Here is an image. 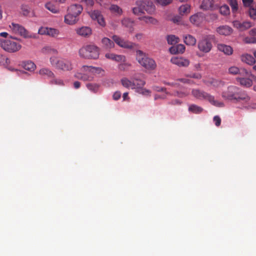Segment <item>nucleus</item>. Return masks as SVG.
I'll use <instances>...</instances> for the list:
<instances>
[{"mask_svg":"<svg viewBox=\"0 0 256 256\" xmlns=\"http://www.w3.org/2000/svg\"><path fill=\"white\" fill-rule=\"evenodd\" d=\"M236 80L242 86L246 87H250L252 84V81L250 78H237Z\"/></svg>","mask_w":256,"mask_h":256,"instance_id":"nucleus-32","label":"nucleus"},{"mask_svg":"<svg viewBox=\"0 0 256 256\" xmlns=\"http://www.w3.org/2000/svg\"><path fill=\"white\" fill-rule=\"evenodd\" d=\"M136 59L142 66L148 70H154L156 67V64L155 61L152 58L147 56L146 54L140 50H136Z\"/></svg>","mask_w":256,"mask_h":256,"instance_id":"nucleus-5","label":"nucleus"},{"mask_svg":"<svg viewBox=\"0 0 256 256\" xmlns=\"http://www.w3.org/2000/svg\"><path fill=\"white\" fill-rule=\"evenodd\" d=\"M204 14L202 12L196 13L190 17V22L196 26L200 25L204 20Z\"/></svg>","mask_w":256,"mask_h":256,"instance_id":"nucleus-15","label":"nucleus"},{"mask_svg":"<svg viewBox=\"0 0 256 256\" xmlns=\"http://www.w3.org/2000/svg\"><path fill=\"white\" fill-rule=\"evenodd\" d=\"M158 3L162 6H166L172 2V0H156Z\"/></svg>","mask_w":256,"mask_h":256,"instance_id":"nucleus-54","label":"nucleus"},{"mask_svg":"<svg viewBox=\"0 0 256 256\" xmlns=\"http://www.w3.org/2000/svg\"><path fill=\"white\" fill-rule=\"evenodd\" d=\"M244 6L246 7H250L253 2V0H242Z\"/></svg>","mask_w":256,"mask_h":256,"instance_id":"nucleus-57","label":"nucleus"},{"mask_svg":"<svg viewBox=\"0 0 256 256\" xmlns=\"http://www.w3.org/2000/svg\"><path fill=\"white\" fill-rule=\"evenodd\" d=\"M76 34L83 37H88L92 34V29L88 26H82L76 29Z\"/></svg>","mask_w":256,"mask_h":256,"instance_id":"nucleus-16","label":"nucleus"},{"mask_svg":"<svg viewBox=\"0 0 256 256\" xmlns=\"http://www.w3.org/2000/svg\"><path fill=\"white\" fill-rule=\"evenodd\" d=\"M82 0L88 6H92L94 4V0Z\"/></svg>","mask_w":256,"mask_h":256,"instance_id":"nucleus-62","label":"nucleus"},{"mask_svg":"<svg viewBox=\"0 0 256 256\" xmlns=\"http://www.w3.org/2000/svg\"><path fill=\"white\" fill-rule=\"evenodd\" d=\"M120 81L121 84L123 86L127 88L134 90V81H133V79L132 80H130L126 78H122Z\"/></svg>","mask_w":256,"mask_h":256,"instance_id":"nucleus-27","label":"nucleus"},{"mask_svg":"<svg viewBox=\"0 0 256 256\" xmlns=\"http://www.w3.org/2000/svg\"><path fill=\"white\" fill-rule=\"evenodd\" d=\"M186 76L187 77L198 80L202 78V75L199 73H194L190 74H186Z\"/></svg>","mask_w":256,"mask_h":256,"instance_id":"nucleus-51","label":"nucleus"},{"mask_svg":"<svg viewBox=\"0 0 256 256\" xmlns=\"http://www.w3.org/2000/svg\"><path fill=\"white\" fill-rule=\"evenodd\" d=\"M233 26L234 27L242 31L248 30L252 26V24L250 22L246 21L241 22L238 20L234 21Z\"/></svg>","mask_w":256,"mask_h":256,"instance_id":"nucleus-14","label":"nucleus"},{"mask_svg":"<svg viewBox=\"0 0 256 256\" xmlns=\"http://www.w3.org/2000/svg\"><path fill=\"white\" fill-rule=\"evenodd\" d=\"M188 110L192 113L198 114L203 111V108L196 104H191L188 108Z\"/></svg>","mask_w":256,"mask_h":256,"instance_id":"nucleus-36","label":"nucleus"},{"mask_svg":"<svg viewBox=\"0 0 256 256\" xmlns=\"http://www.w3.org/2000/svg\"><path fill=\"white\" fill-rule=\"evenodd\" d=\"M185 50V46L182 44H177L176 46H172L170 51L172 54L183 53Z\"/></svg>","mask_w":256,"mask_h":256,"instance_id":"nucleus-29","label":"nucleus"},{"mask_svg":"<svg viewBox=\"0 0 256 256\" xmlns=\"http://www.w3.org/2000/svg\"><path fill=\"white\" fill-rule=\"evenodd\" d=\"M244 42L247 44L256 43V38L252 36V37H246L244 39Z\"/></svg>","mask_w":256,"mask_h":256,"instance_id":"nucleus-48","label":"nucleus"},{"mask_svg":"<svg viewBox=\"0 0 256 256\" xmlns=\"http://www.w3.org/2000/svg\"><path fill=\"white\" fill-rule=\"evenodd\" d=\"M228 2L231 6L232 12L236 13L238 8L237 0H228Z\"/></svg>","mask_w":256,"mask_h":256,"instance_id":"nucleus-41","label":"nucleus"},{"mask_svg":"<svg viewBox=\"0 0 256 256\" xmlns=\"http://www.w3.org/2000/svg\"><path fill=\"white\" fill-rule=\"evenodd\" d=\"M222 97L224 100L233 101L235 102L241 101L248 102L250 100V96L245 91L234 85L228 86L226 90H224L222 93Z\"/></svg>","mask_w":256,"mask_h":256,"instance_id":"nucleus-1","label":"nucleus"},{"mask_svg":"<svg viewBox=\"0 0 256 256\" xmlns=\"http://www.w3.org/2000/svg\"><path fill=\"white\" fill-rule=\"evenodd\" d=\"M89 14L92 18L94 20H97L98 24L100 26H106V22L104 18L100 11L98 10H94L90 12Z\"/></svg>","mask_w":256,"mask_h":256,"instance_id":"nucleus-11","label":"nucleus"},{"mask_svg":"<svg viewBox=\"0 0 256 256\" xmlns=\"http://www.w3.org/2000/svg\"><path fill=\"white\" fill-rule=\"evenodd\" d=\"M249 15L253 19H256V8H250L249 9Z\"/></svg>","mask_w":256,"mask_h":256,"instance_id":"nucleus-50","label":"nucleus"},{"mask_svg":"<svg viewBox=\"0 0 256 256\" xmlns=\"http://www.w3.org/2000/svg\"><path fill=\"white\" fill-rule=\"evenodd\" d=\"M220 12L223 15H226L228 14L230 12L228 6L226 5L221 6L220 8Z\"/></svg>","mask_w":256,"mask_h":256,"instance_id":"nucleus-47","label":"nucleus"},{"mask_svg":"<svg viewBox=\"0 0 256 256\" xmlns=\"http://www.w3.org/2000/svg\"><path fill=\"white\" fill-rule=\"evenodd\" d=\"M184 43L189 46H194L196 43V39L192 36L188 34L184 36Z\"/></svg>","mask_w":256,"mask_h":256,"instance_id":"nucleus-33","label":"nucleus"},{"mask_svg":"<svg viewBox=\"0 0 256 256\" xmlns=\"http://www.w3.org/2000/svg\"><path fill=\"white\" fill-rule=\"evenodd\" d=\"M122 24L129 29L130 32L134 31V20L130 18H124L121 21Z\"/></svg>","mask_w":256,"mask_h":256,"instance_id":"nucleus-25","label":"nucleus"},{"mask_svg":"<svg viewBox=\"0 0 256 256\" xmlns=\"http://www.w3.org/2000/svg\"><path fill=\"white\" fill-rule=\"evenodd\" d=\"M50 84H56L58 86H64V82L62 80L56 78L55 76L54 78H52L50 82Z\"/></svg>","mask_w":256,"mask_h":256,"instance_id":"nucleus-42","label":"nucleus"},{"mask_svg":"<svg viewBox=\"0 0 256 256\" xmlns=\"http://www.w3.org/2000/svg\"><path fill=\"white\" fill-rule=\"evenodd\" d=\"M82 7L80 4H72L68 8V12H69L78 17L80 14L82 13Z\"/></svg>","mask_w":256,"mask_h":256,"instance_id":"nucleus-18","label":"nucleus"},{"mask_svg":"<svg viewBox=\"0 0 256 256\" xmlns=\"http://www.w3.org/2000/svg\"><path fill=\"white\" fill-rule=\"evenodd\" d=\"M133 81H134V90H137L140 88H143V86L145 85L146 82L144 80L140 79L138 76H135L133 78Z\"/></svg>","mask_w":256,"mask_h":256,"instance_id":"nucleus-30","label":"nucleus"},{"mask_svg":"<svg viewBox=\"0 0 256 256\" xmlns=\"http://www.w3.org/2000/svg\"><path fill=\"white\" fill-rule=\"evenodd\" d=\"M45 8L54 14H58L60 12V9L58 7L56 6L50 2L46 4Z\"/></svg>","mask_w":256,"mask_h":256,"instance_id":"nucleus-35","label":"nucleus"},{"mask_svg":"<svg viewBox=\"0 0 256 256\" xmlns=\"http://www.w3.org/2000/svg\"><path fill=\"white\" fill-rule=\"evenodd\" d=\"M204 82L208 86H212L215 88L221 87L224 84V82L214 78H211L208 80H204Z\"/></svg>","mask_w":256,"mask_h":256,"instance_id":"nucleus-22","label":"nucleus"},{"mask_svg":"<svg viewBox=\"0 0 256 256\" xmlns=\"http://www.w3.org/2000/svg\"><path fill=\"white\" fill-rule=\"evenodd\" d=\"M10 27L14 33L18 34L25 38H30V36L28 34V32L22 26L14 24L12 23L10 25Z\"/></svg>","mask_w":256,"mask_h":256,"instance_id":"nucleus-10","label":"nucleus"},{"mask_svg":"<svg viewBox=\"0 0 256 256\" xmlns=\"http://www.w3.org/2000/svg\"><path fill=\"white\" fill-rule=\"evenodd\" d=\"M48 27H42L38 30V33L40 34H42V35H43V34L47 35V32H48Z\"/></svg>","mask_w":256,"mask_h":256,"instance_id":"nucleus-53","label":"nucleus"},{"mask_svg":"<svg viewBox=\"0 0 256 256\" xmlns=\"http://www.w3.org/2000/svg\"><path fill=\"white\" fill-rule=\"evenodd\" d=\"M144 11L148 14H152L155 11V6L150 2L143 1Z\"/></svg>","mask_w":256,"mask_h":256,"instance_id":"nucleus-26","label":"nucleus"},{"mask_svg":"<svg viewBox=\"0 0 256 256\" xmlns=\"http://www.w3.org/2000/svg\"><path fill=\"white\" fill-rule=\"evenodd\" d=\"M8 60H9L8 59L4 56L0 54V64H4V62L8 64L9 62H8Z\"/></svg>","mask_w":256,"mask_h":256,"instance_id":"nucleus-56","label":"nucleus"},{"mask_svg":"<svg viewBox=\"0 0 256 256\" xmlns=\"http://www.w3.org/2000/svg\"><path fill=\"white\" fill-rule=\"evenodd\" d=\"M38 74L46 78H52L54 76V73L47 68H43L40 69Z\"/></svg>","mask_w":256,"mask_h":256,"instance_id":"nucleus-23","label":"nucleus"},{"mask_svg":"<svg viewBox=\"0 0 256 256\" xmlns=\"http://www.w3.org/2000/svg\"><path fill=\"white\" fill-rule=\"evenodd\" d=\"M23 67L26 70L33 71L34 70L36 66L32 62L26 61L24 62Z\"/></svg>","mask_w":256,"mask_h":256,"instance_id":"nucleus-37","label":"nucleus"},{"mask_svg":"<svg viewBox=\"0 0 256 256\" xmlns=\"http://www.w3.org/2000/svg\"><path fill=\"white\" fill-rule=\"evenodd\" d=\"M241 60L249 65L253 64L256 62L254 58L249 54H242L241 56Z\"/></svg>","mask_w":256,"mask_h":256,"instance_id":"nucleus-28","label":"nucleus"},{"mask_svg":"<svg viewBox=\"0 0 256 256\" xmlns=\"http://www.w3.org/2000/svg\"><path fill=\"white\" fill-rule=\"evenodd\" d=\"M102 43L103 46L108 50L114 48V42L108 38H104L102 40Z\"/></svg>","mask_w":256,"mask_h":256,"instance_id":"nucleus-31","label":"nucleus"},{"mask_svg":"<svg viewBox=\"0 0 256 256\" xmlns=\"http://www.w3.org/2000/svg\"><path fill=\"white\" fill-rule=\"evenodd\" d=\"M182 102L178 99H175L174 100H172L168 104L172 105H180L182 104Z\"/></svg>","mask_w":256,"mask_h":256,"instance_id":"nucleus-60","label":"nucleus"},{"mask_svg":"<svg viewBox=\"0 0 256 256\" xmlns=\"http://www.w3.org/2000/svg\"><path fill=\"white\" fill-rule=\"evenodd\" d=\"M74 86L75 88L78 89L80 86V82L78 81H76L74 83Z\"/></svg>","mask_w":256,"mask_h":256,"instance_id":"nucleus-64","label":"nucleus"},{"mask_svg":"<svg viewBox=\"0 0 256 256\" xmlns=\"http://www.w3.org/2000/svg\"><path fill=\"white\" fill-rule=\"evenodd\" d=\"M0 45L2 49L10 52L18 51L22 48L21 45L12 40L0 39Z\"/></svg>","mask_w":256,"mask_h":256,"instance_id":"nucleus-7","label":"nucleus"},{"mask_svg":"<svg viewBox=\"0 0 256 256\" xmlns=\"http://www.w3.org/2000/svg\"><path fill=\"white\" fill-rule=\"evenodd\" d=\"M99 85L96 84H88L87 88L90 91L96 93L99 89Z\"/></svg>","mask_w":256,"mask_h":256,"instance_id":"nucleus-44","label":"nucleus"},{"mask_svg":"<svg viewBox=\"0 0 256 256\" xmlns=\"http://www.w3.org/2000/svg\"><path fill=\"white\" fill-rule=\"evenodd\" d=\"M130 66H131V64H130L123 63V64H120L119 65L118 68L121 70H126Z\"/></svg>","mask_w":256,"mask_h":256,"instance_id":"nucleus-49","label":"nucleus"},{"mask_svg":"<svg viewBox=\"0 0 256 256\" xmlns=\"http://www.w3.org/2000/svg\"><path fill=\"white\" fill-rule=\"evenodd\" d=\"M144 37V34L142 33H138L135 35V38L138 40H141Z\"/></svg>","mask_w":256,"mask_h":256,"instance_id":"nucleus-61","label":"nucleus"},{"mask_svg":"<svg viewBox=\"0 0 256 256\" xmlns=\"http://www.w3.org/2000/svg\"><path fill=\"white\" fill-rule=\"evenodd\" d=\"M233 30L230 26L224 25L221 26L216 28V32L220 35L228 36L232 33Z\"/></svg>","mask_w":256,"mask_h":256,"instance_id":"nucleus-17","label":"nucleus"},{"mask_svg":"<svg viewBox=\"0 0 256 256\" xmlns=\"http://www.w3.org/2000/svg\"><path fill=\"white\" fill-rule=\"evenodd\" d=\"M170 62L178 66L186 67L190 64V61L182 57H176L174 56L172 58Z\"/></svg>","mask_w":256,"mask_h":256,"instance_id":"nucleus-13","label":"nucleus"},{"mask_svg":"<svg viewBox=\"0 0 256 256\" xmlns=\"http://www.w3.org/2000/svg\"><path fill=\"white\" fill-rule=\"evenodd\" d=\"M192 94L196 99L200 100H206L214 106L218 107H222L224 106V102L216 100L214 96L200 89H192Z\"/></svg>","mask_w":256,"mask_h":256,"instance_id":"nucleus-3","label":"nucleus"},{"mask_svg":"<svg viewBox=\"0 0 256 256\" xmlns=\"http://www.w3.org/2000/svg\"><path fill=\"white\" fill-rule=\"evenodd\" d=\"M50 62L52 66L58 70L69 71L73 68L72 62L68 59L59 58L53 56L50 58Z\"/></svg>","mask_w":256,"mask_h":256,"instance_id":"nucleus-6","label":"nucleus"},{"mask_svg":"<svg viewBox=\"0 0 256 256\" xmlns=\"http://www.w3.org/2000/svg\"><path fill=\"white\" fill-rule=\"evenodd\" d=\"M167 41L168 44L174 45L178 42L179 38L174 35H169L167 36Z\"/></svg>","mask_w":256,"mask_h":256,"instance_id":"nucleus-40","label":"nucleus"},{"mask_svg":"<svg viewBox=\"0 0 256 256\" xmlns=\"http://www.w3.org/2000/svg\"><path fill=\"white\" fill-rule=\"evenodd\" d=\"M214 0H203L201 8L204 10H209L213 7Z\"/></svg>","mask_w":256,"mask_h":256,"instance_id":"nucleus-34","label":"nucleus"},{"mask_svg":"<svg viewBox=\"0 0 256 256\" xmlns=\"http://www.w3.org/2000/svg\"><path fill=\"white\" fill-rule=\"evenodd\" d=\"M136 92L144 96H150L151 93V92L150 90L146 88H140L136 90Z\"/></svg>","mask_w":256,"mask_h":256,"instance_id":"nucleus-46","label":"nucleus"},{"mask_svg":"<svg viewBox=\"0 0 256 256\" xmlns=\"http://www.w3.org/2000/svg\"><path fill=\"white\" fill-rule=\"evenodd\" d=\"M212 38L210 36H206L200 40L198 44V50L204 52H209L212 48Z\"/></svg>","mask_w":256,"mask_h":256,"instance_id":"nucleus-8","label":"nucleus"},{"mask_svg":"<svg viewBox=\"0 0 256 256\" xmlns=\"http://www.w3.org/2000/svg\"><path fill=\"white\" fill-rule=\"evenodd\" d=\"M47 35L52 36L56 37L59 34V30L58 29L48 28Z\"/></svg>","mask_w":256,"mask_h":256,"instance_id":"nucleus-43","label":"nucleus"},{"mask_svg":"<svg viewBox=\"0 0 256 256\" xmlns=\"http://www.w3.org/2000/svg\"><path fill=\"white\" fill-rule=\"evenodd\" d=\"M112 39L113 41L116 43V44L122 48L132 49L137 46L136 44L129 42L128 40H125L117 35H114L112 36Z\"/></svg>","mask_w":256,"mask_h":256,"instance_id":"nucleus-9","label":"nucleus"},{"mask_svg":"<svg viewBox=\"0 0 256 256\" xmlns=\"http://www.w3.org/2000/svg\"><path fill=\"white\" fill-rule=\"evenodd\" d=\"M78 20V17L74 14L68 12V14L64 16V22L69 25H73L76 24Z\"/></svg>","mask_w":256,"mask_h":256,"instance_id":"nucleus-19","label":"nucleus"},{"mask_svg":"<svg viewBox=\"0 0 256 256\" xmlns=\"http://www.w3.org/2000/svg\"><path fill=\"white\" fill-rule=\"evenodd\" d=\"M132 12L135 15H141L144 14L143 1L138 0L136 2V6L132 8Z\"/></svg>","mask_w":256,"mask_h":256,"instance_id":"nucleus-21","label":"nucleus"},{"mask_svg":"<svg viewBox=\"0 0 256 256\" xmlns=\"http://www.w3.org/2000/svg\"><path fill=\"white\" fill-rule=\"evenodd\" d=\"M249 34L250 36H252L253 37L256 36V28L252 29L249 32Z\"/></svg>","mask_w":256,"mask_h":256,"instance_id":"nucleus-63","label":"nucleus"},{"mask_svg":"<svg viewBox=\"0 0 256 256\" xmlns=\"http://www.w3.org/2000/svg\"><path fill=\"white\" fill-rule=\"evenodd\" d=\"M140 20H144L147 24H156L158 23V20L152 16H144L139 18Z\"/></svg>","mask_w":256,"mask_h":256,"instance_id":"nucleus-38","label":"nucleus"},{"mask_svg":"<svg viewBox=\"0 0 256 256\" xmlns=\"http://www.w3.org/2000/svg\"><path fill=\"white\" fill-rule=\"evenodd\" d=\"M105 56L106 58L116 61V62H125V56L121 54H116L113 53H107L106 54Z\"/></svg>","mask_w":256,"mask_h":256,"instance_id":"nucleus-20","label":"nucleus"},{"mask_svg":"<svg viewBox=\"0 0 256 256\" xmlns=\"http://www.w3.org/2000/svg\"><path fill=\"white\" fill-rule=\"evenodd\" d=\"M154 90L156 92H165L166 94H168V92H166V88H164L154 86Z\"/></svg>","mask_w":256,"mask_h":256,"instance_id":"nucleus-59","label":"nucleus"},{"mask_svg":"<svg viewBox=\"0 0 256 256\" xmlns=\"http://www.w3.org/2000/svg\"><path fill=\"white\" fill-rule=\"evenodd\" d=\"M190 8L188 4L182 5L179 8L180 14L182 15L188 14L190 12Z\"/></svg>","mask_w":256,"mask_h":256,"instance_id":"nucleus-39","label":"nucleus"},{"mask_svg":"<svg viewBox=\"0 0 256 256\" xmlns=\"http://www.w3.org/2000/svg\"><path fill=\"white\" fill-rule=\"evenodd\" d=\"M80 58L85 59H97L100 55L99 48L95 45H86L78 51Z\"/></svg>","mask_w":256,"mask_h":256,"instance_id":"nucleus-4","label":"nucleus"},{"mask_svg":"<svg viewBox=\"0 0 256 256\" xmlns=\"http://www.w3.org/2000/svg\"><path fill=\"white\" fill-rule=\"evenodd\" d=\"M174 96L180 98H184L188 96V93L182 92H176V94H174Z\"/></svg>","mask_w":256,"mask_h":256,"instance_id":"nucleus-55","label":"nucleus"},{"mask_svg":"<svg viewBox=\"0 0 256 256\" xmlns=\"http://www.w3.org/2000/svg\"><path fill=\"white\" fill-rule=\"evenodd\" d=\"M110 10L111 12H116L118 14H121L122 12V8L116 4H112L110 8Z\"/></svg>","mask_w":256,"mask_h":256,"instance_id":"nucleus-45","label":"nucleus"},{"mask_svg":"<svg viewBox=\"0 0 256 256\" xmlns=\"http://www.w3.org/2000/svg\"><path fill=\"white\" fill-rule=\"evenodd\" d=\"M120 96H121V93L119 91L116 92L114 94L113 96H112L114 100H119L120 98Z\"/></svg>","mask_w":256,"mask_h":256,"instance_id":"nucleus-58","label":"nucleus"},{"mask_svg":"<svg viewBox=\"0 0 256 256\" xmlns=\"http://www.w3.org/2000/svg\"><path fill=\"white\" fill-rule=\"evenodd\" d=\"M228 72L234 75H236L239 74L242 76H250L253 77L252 75L250 74V72H249L246 69H239L238 67L235 66L230 67L228 68Z\"/></svg>","mask_w":256,"mask_h":256,"instance_id":"nucleus-12","label":"nucleus"},{"mask_svg":"<svg viewBox=\"0 0 256 256\" xmlns=\"http://www.w3.org/2000/svg\"><path fill=\"white\" fill-rule=\"evenodd\" d=\"M82 72H76L74 74L76 78L84 81H92L94 75L100 74L102 70L98 67L83 66L81 68Z\"/></svg>","mask_w":256,"mask_h":256,"instance_id":"nucleus-2","label":"nucleus"},{"mask_svg":"<svg viewBox=\"0 0 256 256\" xmlns=\"http://www.w3.org/2000/svg\"><path fill=\"white\" fill-rule=\"evenodd\" d=\"M214 122L215 125L216 126H220L221 124V118L218 116H214L213 118Z\"/></svg>","mask_w":256,"mask_h":256,"instance_id":"nucleus-52","label":"nucleus"},{"mask_svg":"<svg viewBox=\"0 0 256 256\" xmlns=\"http://www.w3.org/2000/svg\"><path fill=\"white\" fill-rule=\"evenodd\" d=\"M217 48L220 51L223 52L226 54L230 55L232 54L233 49L230 46L220 44H218Z\"/></svg>","mask_w":256,"mask_h":256,"instance_id":"nucleus-24","label":"nucleus"}]
</instances>
